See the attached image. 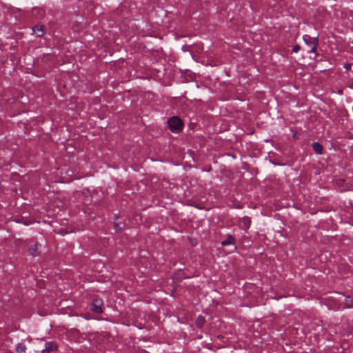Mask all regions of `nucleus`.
Wrapping results in <instances>:
<instances>
[{
	"instance_id": "nucleus-1",
	"label": "nucleus",
	"mask_w": 353,
	"mask_h": 353,
	"mask_svg": "<svg viewBox=\"0 0 353 353\" xmlns=\"http://www.w3.org/2000/svg\"><path fill=\"white\" fill-rule=\"evenodd\" d=\"M168 125L172 132H179L182 130L183 124L178 117H172L168 120Z\"/></svg>"
},
{
	"instance_id": "nucleus-2",
	"label": "nucleus",
	"mask_w": 353,
	"mask_h": 353,
	"mask_svg": "<svg viewBox=\"0 0 353 353\" xmlns=\"http://www.w3.org/2000/svg\"><path fill=\"white\" fill-rule=\"evenodd\" d=\"M102 301L99 299L94 300L93 303L91 304L90 310L96 312V313H102Z\"/></svg>"
},
{
	"instance_id": "nucleus-3",
	"label": "nucleus",
	"mask_w": 353,
	"mask_h": 353,
	"mask_svg": "<svg viewBox=\"0 0 353 353\" xmlns=\"http://www.w3.org/2000/svg\"><path fill=\"white\" fill-rule=\"evenodd\" d=\"M41 244L38 242H35L34 245H32L28 248V252L32 256H37L40 254Z\"/></svg>"
},
{
	"instance_id": "nucleus-4",
	"label": "nucleus",
	"mask_w": 353,
	"mask_h": 353,
	"mask_svg": "<svg viewBox=\"0 0 353 353\" xmlns=\"http://www.w3.org/2000/svg\"><path fill=\"white\" fill-rule=\"evenodd\" d=\"M240 225L241 228L244 230H248L251 225V219L250 217L245 216L243 218H241L240 221Z\"/></svg>"
},
{
	"instance_id": "nucleus-5",
	"label": "nucleus",
	"mask_w": 353,
	"mask_h": 353,
	"mask_svg": "<svg viewBox=\"0 0 353 353\" xmlns=\"http://www.w3.org/2000/svg\"><path fill=\"white\" fill-rule=\"evenodd\" d=\"M32 32L37 37H41L45 34L44 26L37 24L32 28Z\"/></svg>"
},
{
	"instance_id": "nucleus-6",
	"label": "nucleus",
	"mask_w": 353,
	"mask_h": 353,
	"mask_svg": "<svg viewBox=\"0 0 353 353\" xmlns=\"http://www.w3.org/2000/svg\"><path fill=\"white\" fill-rule=\"evenodd\" d=\"M57 349V345L52 341L47 342L45 345V348L42 350V353H50Z\"/></svg>"
},
{
	"instance_id": "nucleus-7",
	"label": "nucleus",
	"mask_w": 353,
	"mask_h": 353,
	"mask_svg": "<svg viewBox=\"0 0 353 353\" xmlns=\"http://www.w3.org/2000/svg\"><path fill=\"white\" fill-rule=\"evenodd\" d=\"M235 244V239L233 236L228 234L226 236V239L221 242V245L223 246L229 245H234Z\"/></svg>"
},
{
	"instance_id": "nucleus-8",
	"label": "nucleus",
	"mask_w": 353,
	"mask_h": 353,
	"mask_svg": "<svg viewBox=\"0 0 353 353\" xmlns=\"http://www.w3.org/2000/svg\"><path fill=\"white\" fill-rule=\"evenodd\" d=\"M319 40L318 38H314V39L310 40V48H311L308 52L316 53V46L318 45Z\"/></svg>"
},
{
	"instance_id": "nucleus-9",
	"label": "nucleus",
	"mask_w": 353,
	"mask_h": 353,
	"mask_svg": "<svg viewBox=\"0 0 353 353\" xmlns=\"http://www.w3.org/2000/svg\"><path fill=\"white\" fill-rule=\"evenodd\" d=\"M312 148L318 154H321L323 152V146L319 142H314L312 143Z\"/></svg>"
},
{
	"instance_id": "nucleus-10",
	"label": "nucleus",
	"mask_w": 353,
	"mask_h": 353,
	"mask_svg": "<svg viewBox=\"0 0 353 353\" xmlns=\"http://www.w3.org/2000/svg\"><path fill=\"white\" fill-rule=\"evenodd\" d=\"M125 228V223L123 222H115L114 223V228L116 232H121L123 231Z\"/></svg>"
},
{
	"instance_id": "nucleus-11",
	"label": "nucleus",
	"mask_w": 353,
	"mask_h": 353,
	"mask_svg": "<svg viewBox=\"0 0 353 353\" xmlns=\"http://www.w3.org/2000/svg\"><path fill=\"white\" fill-rule=\"evenodd\" d=\"M205 323V318L202 316H199L195 321V324L197 327L201 328Z\"/></svg>"
},
{
	"instance_id": "nucleus-12",
	"label": "nucleus",
	"mask_w": 353,
	"mask_h": 353,
	"mask_svg": "<svg viewBox=\"0 0 353 353\" xmlns=\"http://www.w3.org/2000/svg\"><path fill=\"white\" fill-rule=\"evenodd\" d=\"M26 350V345L23 343H18L16 347V351L17 353H23Z\"/></svg>"
},
{
	"instance_id": "nucleus-13",
	"label": "nucleus",
	"mask_w": 353,
	"mask_h": 353,
	"mask_svg": "<svg viewBox=\"0 0 353 353\" xmlns=\"http://www.w3.org/2000/svg\"><path fill=\"white\" fill-rule=\"evenodd\" d=\"M345 305L346 307H351L352 305V300L350 296L345 297Z\"/></svg>"
},
{
	"instance_id": "nucleus-14",
	"label": "nucleus",
	"mask_w": 353,
	"mask_h": 353,
	"mask_svg": "<svg viewBox=\"0 0 353 353\" xmlns=\"http://www.w3.org/2000/svg\"><path fill=\"white\" fill-rule=\"evenodd\" d=\"M303 40L305 41V43L310 47V39H314V38H312L310 37L309 35H304L303 36Z\"/></svg>"
},
{
	"instance_id": "nucleus-15",
	"label": "nucleus",
	"mask_w": 353,
	"mask_h": 353,
	"mask_svg": "<svg viewBox=\"0 0 353 353\" xmlns=\"http://www.w3.org/2000/svg\"><path fill=\"white\" fill-rule=\"evenodd\" d=\"M300 49H301L300 46L296 44V45L293 46L292 52L296 53V52H298L300 50Z\"/></svg>"
},
{
	"instance_id": "nucleus-16",
	"label": "nucleus",
	"mask_w": 353,
	"mask_h": 353,
	"mask_svg": "<svg viewBox=\"0 0 353 353\" xmlns=\"http://www.w3.org/2000/svg\"><path fill=\"white\" fill-rule=\"evenodd\" d=\"M119 218V214H115L114 215V219L115 220H117Z\"/></svg>"
},
{
	"instance_id": "nucleus-17",
	"label": "nucleus",
	"mask_w": 353,
	"mask_h": 353,
	"mask_svg": "<svg viewBox=\"0 0 353 353\" xmlns=\"http://www.w3.org/2000/svg\"><path fill=\"white\" fill-rule=\"evenodd\" d=\"M345 68L346 70H349V69L350 68V64H346V65H345Z\"/></svg>"
}]
</instances>
